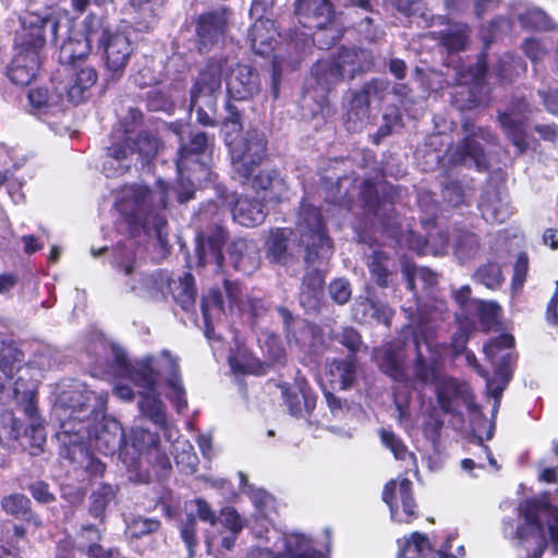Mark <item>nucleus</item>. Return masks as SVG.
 <instances>
[{"instance_id":"nucleus-1","label":"nucleus","mask_w":558,"mask_h":558,"mask_svg":"<svg viewBox=\"0 0 558 558\" xmlns=\"http://www.w3.org/2000/svg\"><path fill=\"white\" fill-rule=\"evenodd\" d=\"M21 29L15 36L16 54L9 70L10 80L16 85H27L36 76L39 58L38 50L44 47L47 36L52 43L68 38L70 21L66 16L52 14L41 16L27 12L21 16Z\"/></svg>"},{"instance_id":"nucleus-22","label":"nucleus","mask_w":558,"mask_h":558,"mask_svg":"<svg viewBox=\"0 0 558 558\" xmlns=\"http://www.w3.org/2000/svg\"><path fill=\"white\" fill-rule=\"evenodd\" d=\"M295 14L305 27L317 29L325 28L333 17L330 0H295Z\"/></svg>"},{"instance_id":"nucleus-46","label":"nucleus","mask_w":558,"mask_h":558,"mask_svg":"<svg viewBox=\"0 0 558 558\" xmlns=\"http://www.w3.org/2000/svg\"><path fill=\"white\" fill-rule=\"evenodd\" d=\"M286 403L289 407L290 413L294 416H301L303 412L310 413L315 408V399L304 391L288 393Z\"/></svg>"},{"instance_id":"nucleus-35","label":"nucleus","mask_w":558,"mask_h":558,"mask_svg":"<svg viewBox=\"0 0 558 558\" xmlns=\"http://www.w3.org/2000/svg\"><path fill=\"white\" fill-rule=\"evenodd\" d=\"M29 499L22 494H12L5 496L1 500L2 509L15 518L33 521L36 526L40 525V522L29 512Z\"/></svg>"},{"instance_id":"nucleus-62","label":"nucleus","mask_w":558,"mask_h":558,"mask_svg":"<svg viewBox=\"0 0 558 558\" xmlns=\"http://www.w3.org/2000/svg\"><path fill=\"white\" fill-rule=\"evenodd\" d=\"M221 522L234 534L243 527L242 519L233 508H226L221 511Z\"/></svg>"},{"instance_id":"nucleus-49","label":"nucleus","mask_w":558,"mask_h":558,"mask_svg":"<svg viewBox=\"0 0 558 558\" xmlns=\"http://www.w3.org/2000/svg\"><path fill=\"white\" fill-rule=\"evenodd\" d=\"M372 104L369 102V98L365 93L364 87H362L359 92L353 95L351 101V110L348 114L349 122L350 121H360L362 122L368 117V108Z\"/></svg>"},{"instance_id":"nucleus-61","label":"nucleus","mask_w":558,"mask_h":558,"mask_svg":"<svg viewBox=\"0 0 558 558\" xmlns=\"http://www.w3.org/2000/svg\"><path fill=\"white\" fill-rule=\"evenodd\" d=\"M259 342L263 343L262 347H266L267 354L271 362H279L283 356L284 350L275 335H266L265 339H259Z\"/></svg>"},{"instance_id":"nucleus-32","label":"nucleus","mask_w":558,"mask_h":558,"mask_svg":"<svg viewBox=\"0 0 558 558\" xmlns=\"http://www.w3.org/2000/svg\"><path fill=\"white\" fill-rule=\"evenodd\" d=\"M208 147V137L204 132H195L191 134L190 144H181L178 151L177 169L182 177L190 160L195 156L204 153Z\"/></svg>"},{"instance_id":"nucleus-27","label":"nucleus","mask_w":558,"mask_h":558,"mask_svg":"<svg viewBox=\"0 0 558 558\" xmlns=\"http://www.w3.org/2000/svg\"><path fill=\"white\" fill-rule=\"evenodd\" d=\"M332 388L345 390L352 386L356 377V364L352 356L333 360L327 365L326 374Z\"/></svg>"},{"instance_id":"nucleus-64","label":"nucleus","mask_w":558,"mask_h":558,"mask_svg":"<svg viewBox=\"0 0 558 558\" xmlns=\"http://www.w3.org/2000/svg\"><path fill=\"white\" fill-rule=\"evenodd\" d=\"M86 554L89 558H123L117 549H105L98 544H88Z\"/></svg>"},{"instance_id":"nucleus-50","label":"nucleus","mask_w":558,"mask_h":558,"mask_svg":"<svg viewBox=\"0 0 558 558\" xmlns=\"http://www.w3.org/2000/svg\"><path fill=\"white\" fill-rule=\"evenodd\" d=\"M29 102L33 107L41 109L59 105L62 96L60 93L50 94L47 88H34L28 94Z\"/></svg>"},{"instance_id":"nucleus-47","label":"nucleus","mask_w":558,"mask_h":558,"mask_svg":"<svg viewBox=\"0 0 558 558\" xmlns=\"http://www.w3.org/2000/svg\"><path fill=\"white\" fill-rule=\"evenodd\" d=\"M475 279L488 289L500 287L504 278L501 269L497 264H487L478 268L474 275Z\"/></svg>"},{"instance_id":"nucleus-7","label":"nucleus","mask_w":558,"mask_h":558,"mask_svg":"<svg viewBox=\"0 0 558 558\" xmlns=\"http://www.w3.org/2000/svg\"><path fill=\"white\" fill-rule=\"evenodd\" d=\"M22 357L23 354L19 349L0 338V372L4 375V379L0 377V401L3 403L15 401L29 418H34L36 415L34 385L24 384L21 375L12 390L5 388L7 380L13 377L15 371H19L16 364L22 361Z\"/></svg>"},{"instance_id":"nucleus-45","label":"nucleus","mask_w":558,"mask_h":558,"mask_svg":"<svg viewBox=\"0 0 558 558\" xmlns=\"http://www.w3.org/2000/svg\"><path fill=\"white\" fill-rule=\"evenodd\" d=\"M519 20L522 26L532 29L546 31L551 27V21L541 9H529L525 13H520Z\"/></svg>"},{"instance_id":"nucleus-3","label":"nucleus","mask_w":558,"mask_h":558,"mask_svg":"<svg viewBox=\"0 0 558 558\" xmlns=\"http://www.w3.org/2000/svg\"><path fill=\"white\" fill-rule=\"evenodd\" d=\"M141 121L142 112L133 107H130L128 113L121 117L119 128L112 134V146L104 161V172L107 177L128 171L135 154L147 160L158 154L161 143L150 132L143 131L133 140L132 134Z\"/></svg>"},{"instance_id":"nucleus-14","label":"nucleus","mask_w":558,"mask_h":558,"mask_svg":"<svg viewBox=\"0 0 558 558\" xmlns=\"http://www.w3.org/2000/svg\"><path fill=\"white\" fill-rule=\"evenodd\" d=\"M275 0H254L250 14L256 17L250 32L252 49L255 53L267 56L274 51L279 33L275 23L269 19H264V14L272 8Z\"/></svg>"},{"instance_id":"nucleus-28","label":"nucleus","mask_w":558,"mask_h":558,"mask_svg":"<svg viewBox=\"0 0 558 558\" xmlns=\"http://www.w3.org/2000/svg\"><path fill=\"white\" fill-rule=\"evenodd\" d=\"M483 218L490 223H501L510 216L506 199L495 190H487L480 205Z\"/></svg>"},{"instance_id":"nucleus-25","label":"nucleus","mask_w":558,"mask_h":558,"mask_svg":"<svg viewBox=\"0 0 558 558\" xmlns=\"http://www.w3.org/2000/svg\"><path fill=\"white\" fill-rule=\"evenodd\" d=\"M225 289L229 301V312L233 314L235 311L240 314L247 313L251 317L256 318L265 311L260 300L242 298V290L236 282L225 280Z\"/></svg>"},{"instance_id":"nucleus-12","label":"nucleus","mask_w":558,"mask_h":558,"mask_svg":"<svg viewBox=\"0 0 558 558\" xmlns=\"http://www.w3.org/2000/svg\"><path fill=\"white\" fill-rule=\"evenodd\" d=\"M148 361L156 376V379L159 376L166 377V384L169 390L168 398L177 408L178 412H181L184 409H186L187 402L185 399V389L182 385L180 377V366L178 357L172 355L170 351L162 350L158 356H149L142 360L141 362Z\"/></svg>"},{"instance_id":"nucleus-60","label":"nucleus","mask_w":558,"mask_h":558,"mask_svg":"<svg viewBox=\"0 0 558 558\" xmlns=\"http://www.w3.org/2000/svg\"><path fill=\"white\" fill-rule=\"evenodd\" d=\"M329 293L333 301L339 304H344L351 298L350 284L347 280L337 279L330 284Z\"/></svg>"},{"instance_id":"nucleus-15","label":"nucleus","mask_w":558,"mask_h":558,"mask_svg":"<svg viewBox=\"0 0 558 558\" xmlns=\"http://www.w3.org/2000/svg\"><path fill=\"white\" fill-rule=\"evenodd\" d=\"M222 74L223 60L221 58L208 61L191 89V102L193 105H205L213 111L221 94Z\"/></svg>"},{"instance_id":"nucleus-34","label":"nucleus","mask_w":558,"mask_h":558,"mask_svg":"<svg viewBox=\"0 0 558 558\" xmlns=\"http://www.w3.org/2000/svg\"><path fill=\"white\" fill-rule=\"evenodd\" d=\"M134 291L143 292L151 298L165 296L171 290L170 279L162 272L142 276L138 284L131 286Z\"/></svg>"},{"instance_id":"nucleus-29","label":"nucleus","mask_w":558,"mask_h":558,"mask_svg":"<svg viewBox=\"0 0 558 558\" xmlns=\"http://www.w3.org/2000/svg\"><path fill=\"white\" fill-rule=\"evenodd\" d=\"M90 51V39L85 36L68 38L60 48L59 61L62 66H70L74 63H86L85 58Z\"/></svg>"},{"instance_id":"nucleus-26","label":"nucleus","mask_w":558,"mask_h":558,"mask_svg":"<svg viewBox=\"0 0 558 558\" xmlns=\"http://www.w3.org/2000/svg\"><path fill=\"white\" fill-rule=\"evenodd\" d=\"M234 221L244 227H254L265 220L266 213L264 205L247 196H242L236 199L232 209Z\"/></svg>"},{"instance_id":"nucleus-48","label":"nucleus","mask_w":558,"mask_h":558,"mask_svg":"<svg viewBox=\"0 0 558 558\" xmlns=\"http://www.w3.org/2000/svg\"><path fill=\"white\" fill-rule=\"evenodd\" d=\"M388 258L385 254L380 252H375L371 256V260L368 264L371 275L373 279L376 280V282L381 286L386 287L388 283V278L390 276V272L388 270L387 266Z\"/></svg>"},{"instance_id":"nucleus-8","label":"nucleus","mask_w":558,"mask_h":558,"mask_svg":"<svg viewBox=\"0 0 558 558\" xmlns=\"http://www.w3.org/2000/svg\"><path fill=\"white\" fill-rule=\"evenodd\" d=\"M295 235L300 245L304 247V259L307 264L328 259L332 254V244L326 234L319 210L310 205L302 204L299 211Z\"/></svg>"},{"instance_id":"nucleus-6","label":"nucleus","mask_w":558,"mask_h":558,"mask_svg":"<svg viewBox=\"0 0 558 558\" xmlns=\"http://www.w3.org/2000/svg\"><path fill=\"white\" fill-rule=\"evenodd\" d=\"M514 338L509 333H502L484 345V353L495 367L494 377L477 363L473 353H466V362L486 379L488 393L495 399L494 412L499 407V398L512 376L511 365L514 361L512 347Z\"/></svg>"},{"instance_id":"nucleus-57","label":"nucleus","mask_w":558,"mask_h":558,"mask_svg":"<svg viewBox=\"0 0 558 558\" xmlns=\"http://www.w3.org/2000/svg\"><path fill=\"white\" fill-rule=\"evenodd\" d=\"M175 451L179 449L182 450V453H175V462L178 464H182L183 468L194 471L196 465L197 458L195 453L192 452L193 447L186 441H178L174 447Z\"/></svg>"},{"instance_id":"nucleus-2","label":"nucleus","mask_w":558,"mask_h":558,"mask_svg":"<svg viewBox=\"0 0 558 558\" xmlns=\"http://www.w3.org/2000/svg\"><path fill=\"white\" fill-rule=\"evenodd\" d=\"M416 357L409 374L405 369V353L401 341L388 342L374 351V360L379 369L403 388L416 389L426 385L435 376V364L445 353V345L429 337L415 342Z\"/></svg>"},{"instance_id":"nucleus-5","label":"nucleus","mask_w":558,"mask_h":558,"mask_svg":"<svg viewBox=\"0 0 558 558\" xmlns=\"http://www.w3.org/2000/svg\"><path fill=\"white\" fill-rule=\"evenodd\" d=\"M114 354L119 374L142 389L138 401L141 413L160 428H168L165 404L156 393V376L149 361L130 364L124 352L117 351Z\"/></svg>"},{"instance_id":"nucleus-18","label":"nucleus","mask_w":558,"mask_h":558,"mask_svg":"<svg viewBox=\"0 0 558 558\" xmlns=\"http://www.w3.org/2000/svg\"><path fill=\"white\" fill-rule=\"evenodd\" d=\"M230 13L226 9L205 13L198 17L196 25L197 47L201 52L208 51L223 37Z\"/></svg>"},{"instance_id":"nucleus-20","label":"nucleus","mask_w":558,"mask_h":558,"mask_svg":"<svg viewBox=\"0 0 558 558\" xmlns=\"http://www.w3.org/2000/svg\"><path fill=\"white\" fill-rule=\"evenodd\" d=\"M198 264L201 267H213L214 274L223 272V256L221 246L227 239L226 231L221 227L213 228L206 235H199Z\"/></svg>"},{"instance_id":"nucleus-21","label":"nucleus","mask_w":558,"mask_h":558,"mask_svg":"<svg viewBox=\"0 0 558 558\" xmlns=\"http://www.w3.org/2000/svg\"><path fill=\"white\" fill-rule=\"evenodd\" d=\"M475 137L486 140L485 132L482 130L478 133L472 132L460 144L450 147L446 154L448 160L452 165L462 163L466 167H475L478 170L484 169L486 167V158Z\"/></svg>"},{"instance_id":"nucleus-31","label":"nucleus","mask_w":558,"mask_h":558,"mask_svg":"<svg viewBox=\"0 0 558 558\" xmlns=\"http://www.w3.org/2000/svg\"><path fill=\"white\" fill-rule=\"evenodd\" d=\"M124 440V432L116 421L102 426L97 433L95 447L105 454H110L119 449Z\"/></svg>"},{"instance_id":"nucleus-11","label":"nucleus","mask_w":558,"mask_h":558,"mask_svg":"<svg viewBox=\"0 0 558 558\" xmlns=\"http://www.w3.org/2000/svg\"><path fill=\"white\" fill-rule=\"evenodd\" d=\"M97 78V72L90 64L78 62L62 66L59 71L56 93H60L62 97L65 96L74 105L81 104L88 98Z\"/></svg>"},{"instance_id":"nucleus-43","label":"nucleus","mask_w":558,"mask_h":558,"mask_svg":"<svg viewBox=\"0 0 558 558\" xmlns=\"http://www.w3.org/2000/svg\"><path fill=\"white\" fill-rule=\"evenodd\" d=\"M495 71L499 77L511 81L514 76L525 72L526 65L519 58L506 53L499 59Z\"/></svg>"},{"instance_id":"nucleus-33","label":"nucleus","mask_w":558,"mask_h":558,"mask_svg":"<svg viewBox=\"0 0 558 558\" xmlns=\"http://www.w3.org/2000/svg\"><path fill=\"white\" fill-rule=\"evenodd\" d=\"M324 286V276L319 270L307 274L303 280L300 295L301 304L310 310L318 306Z\"/></svg>"},{"instance_id":"nucleus-19","label":"nucleus","mask_w":558,"mask_h":558,"mask_svg":"<svg viewBox=\"0 0 558 558\" xmlns=\"http://www.w3.org/2000/svg\"><path fill=\"white\" fill-rule=\"evenodd\" d=\"M100 41L104 47L108 70L114 73L122 72L133 52V47L128 36L120 32L104 31Z\"/></svg>"},{"instance_id":"nucleus-58","label":"nucleus","mask_w":558,"mask_h":558,"mask_svg":"<svg viewBox=\"0 0 558 558\" xmlns=\"http://www.w3.org/2000/svg\"><path fill=\"white\" fill-rule=\"evenodd\" d=\"M240 478L243 486V492L250 496L251 500L256 505L257 508L267 506L271 501V497L265 490L254 488L252 485H248L247 480L243 473H240Z\"/></svg>"},{"instance_id":"nucleus-37","label":"nucleus","mask_w":558,"mask_h":558,"mask_svg":"<svg viewBox=\"0 0 558 558\" xmlns=\"http://www.w3.org/2000/svg\"><path fill=\"white\" fill-rule=\"evenodd\" d=\"M428 553H432L428 538L414 532L400 545L398 558H424Z\"/></svg>"},{"instance_id":"nucleus-56","label":"nucleus","mask_w":558,"mask_h":558,"mask_svg":"<svg viewBox=\"0 0 558 558\" xmlns=\"http://www.w3.org/2000/svg\"><path fill=\"white\" fill-rule=\"evenodd\" d=\"M476 310L482 323L487 327L493 326L497 322L500 313V307L495 302L478 301L476 302Z\"/></svg>"},{"instance_id":"nucleus-39","label":"nucleus","mask_w":558,"mask_h":558,"mask_svg":"<svg viewBox=\"0 0 558 558\" xmlns=\"http://www.w3.org/2000/svg\"><path fill=\"white\" fill-rule=\"evenodd\" d=\"M202 312L206 326V335L209 337V328L213 322L226 312L221 295L217 290H211L202 301Z\"/></svg>"},{"instance_id":"nucleus-30","label":"nucleus","mask_w":558,"mask_h":558,"mask_svg":"<svg viewBox=\"0 0 558 558\" xmlns=\"http://www.w3.org/2000/svg\"><path fill=\"white\" fill-rule=\"evenodd\" d=\"M438 363L435 364V376L426 384H435L437 401L445 412L452 410V403L460 392L458 383L439 374L437 368Z\"/></svg>"},{"instance_id":"nucleus-53","label":"nucleus","mask_w":558,"mask_h":558,"mask_svg":"<svg viewBox=\"0 0 558 558\" xmlns=\"http://www.w3.org/2000/svg\"><path fill=\"white\" fill-rule=\"evenodd\" d=\"M442 198L450 206L458 207L466 203V190L459 182H451L444 186Z\"/></svg>"},{"instance_id":"nucleus-4","label":"nucleus","mask_w":558,"mask_h":558,"mask_svg":"<svg viewBox=\"0 0 558 558\" xmlns=\"http://www.w3.org/2000/svg\"><path fill=\"white\" fill-rule=\"evenodd\" d=\"M166 191L150 192L141 184L123 186L117 196L118 210L131 222L144 228L151 227L160 235L166 220L160 210L166 207Z\"/></svg>"},{"instance_id":"nucleus-13","label":"nucleus","mask_w":558,"mask_h":558,"mask_svg":"<svg viewBox=\"0 0 558 558\" xmlns=\"http://www.w3.org/2000/svg\"><path fill=\"white\" fill-rule=\"evenodd\" d=\"M223 60V74L228 94L238 100L250 99L260 90L258 74L246 64H240L234 59Z\"/></svg>"},{"instance_id":"nucleus-38","label":"nucleus","mask_w":558,"mask_h":558,"mask_svg":"<svg viewBox=\"0 0 558 558\" xmlns=\"http://www.w3.org/2000/svg\"><path fill=\"white\" fill-rule=\"evenodd\" d=\"M402 272L407 278L408 288L414 290L416 284L423 288L432 287L437 282V276L432 270L425 267H416L409 263L404 264Z\"/></svg>"},{"instance_id":"nucleus-24","label":"nucleus","mask_w":558,"mask_h":558,"mask_svg":"<svg viewBox=\"0 0 558 558\" xmlns=\"http://www.w3.org/2000/svg\"><path fill=\"white\" fill-rule=\"evenodd\" d=\"M526 109L527 105L522 101L515 108L511 109L510 112H505L499 117L502 129L520 153L524 151L529 147V143L525 140V132L522 126L523 120L525 119L523 113Z\"/></svg>"},{"instance_id":"nucleus-55","label":"nucleus","mask_w":558,"mask_h":558,"mask_svg":"<svg viewBox=\"0 0 558 558\" xmlns=\"http://www.w3.org/2000/svg\"><path fill=\"white\" fill-rule=\"evenodd\" d=\"M180 286L182 288V293L177 296L179 303L184 310L191 307L195 302L196 290L194 287V278L190 274H185L183 278L180 279Z\"/></svg>"},{"instance_id":"nucleus-41","label":"nucleus","mask_w":558,"mask_h":558,"mask_svg":"<svg viewBox=\"0 0 558 558\" xmlns=\"http://www.w3.org/2000/svg\"><path fill=\"white\" fill-rule=\"evenodd\" d=\"M380 438L383 444L390 449L395 458L398 460H405L409 458L411 468L414 472H417L416 458L412 452H409L404 444L393 433L383 429L380 432Z\"/></svg>"},{"instance_id":"nucleus-23","label":"nucleus","mask_w":558,"mask_h":558,"mask_svg":"<svg viewBox=\"0 0 558 558\" xmlns=\"http://www.w3.org/2000/svg\"><path fill=\"white\" fill-rule=\"evenodd\" d=\"M241 181L243 184L251 182L256 194L263 193L262 197L266 202H278L287 192L286 182L276 172L259 171L257 174L254 172L248 180Z\"/></svg>"},{"instance_id":"nucleus-51","label":"nucleus","mask_w":558,"mask_h":558,"mask_svg":"<svg viewBox=\"0 0 558 558\" xmlns=\"http://www.w3.org/2000/svg\"><path fill=\"white\" fill-rule=\"evenodd\" d=\"M159 521L147 518H135L128 524V533L130 536L140 538L159 529Z\"/></svg>"},{"instance_id":"nucleus-10","label":"nucleus","mask_w":558,"mask_h":558,"mask_svg":"<svg viewBox=\"0 0 558 558\" xmlns=\"http://www.w3.org/2000/svg\"><path fill=\"white\" fill-rule=\"evenodd\" d=\"M265 134L258 130H250L230 148L232 167L239 180H248L256 172L266 153Z\"/></svg>"},{"instance_id":"nucleus-63","label":"nucleus","mask_w":558,"mask_h":558,"mask_svg":"<svg viewBox=\"0 0 558 558\" xmlns=\"http://www.w3.org/2000/svg\"><path fill=\"white\" fill-rule=\"evenodd\" d=\"M544 105L548 112L558 116V88L548 84L547 89H539Z\"/></svg>"},{"instance_id":"nucleus-9","label":"nucleus","mask_w":558,"mask_h":558,"mask_svg":"<svg viewBox=\"0 0 558 558\" xmlns=\"http://www.w3.org/2000/svg\"><path fill=\"white\" fill-rule=\"evenodd\" d=\"M367 58V53L356 49H342L338 57L330 60L318 61L312 74L316 78L317 84L324 90H328L331 85L337 84L345 76L353 77L356 72L363 71V60Z\"/></svg>"},{"instance_id":"nucleus-17","label":"nucleus","mask_w":558,"mask_h":558,"mask_svg":"<svg viewBox=\"0 0 558 558\" xmlns=\"http://www.w3.org/2000/svg\"><path fill=\"white\" fill-rule=\"evenodd\" d=\"M412 483L407 477L387 483L383 492V500L389 506L391 519L409 523L415 515V501L411 492Z\"/></svg>"},{"instance_id":"nucleus-59","label":"nucleus","mask_w":558,"mask_h":558,"mask_svg":"<svg viewBox=\"0 0 558 558\" xmlns=\"http://www.w3.org/2000/svg\"><path fill=\"white\" fill-rule=\"evenodd\" d=\"M226 145L230 148L234 146L243 135H240L241 124L238 117L226 120L222 125Z\"/></svg>"},{"instance_id":"nucleus-42","label":"nucleus","mask_w":558,"mask_h":558,"mask_svg":"<svg viewBox=\"0 0 558 558\" xmlns=\"http://www.w3.org/2000/svg\"><path fill=\"white\" fill-rule=\"evenodd\" d=\"M477 251L478 241L473 233L462 231L457 234L454 241V255L460 262L474 257Z\"/></svg>"},{"instance_id":"nucleus-54","label":"nucleus","mask_w":558,"mask_h":558,"mask_svg":"<svg viewBox=\"0 0 558 558\" xmlns=\"http://www.w3.org/2000/svg\"><path fill=\"white\" fill-rule=\"evenodd\" d=\"M364 89L371 104H380L389 90V82L375 78L364 84Z\"/></svg>"},{"instance_id":"nucleus-40","label":"nucleus","mask_w":558,"mask_h":558,"mask_svg":"<svg viewBox=\"0 0 558 558\" xmlns=\"http://www.w3.org/2000/svg\"><path fill=\"white\" fill-rule=\"evenodd\" d=\"M229 254L234 259V267L245 271V260L255 262L257 251L253 243H248L244 239H236L231 243Z\"/></svg>"},{"instance_id":"nucleus-52","label":"nucleus","mask_w":558,"mask_h":558,"mask_svg":"<svg viewBox=\"0 0 558 558\" xmlns=\"http://www.w3.org/2000/svg\"><path fill=\"white\" fill-rule=\"evenodd\" d=\"M268 253L278 263L286 259L287 238L284 232L277 230L272 232L267 242Z\"/></svg>"},{"instance_id":"nucleus-44","label":"nucleus","mask_w":558,"mask_h":558,"mask_svg":"<svg viewBox=\"0 0 558 558\" xmlns=\"http://www.w3.org/2000/svg\"><path fill=\"white\" fill-rule=\"evenodd\" d=\"M469 39V28L465 24H454L444 34L442 43L450 51L465 48Z\"/></svg>"},{"instance_id":"nucleus-36","label":"nucleus","mask_w":558,"mask_h":558,"mask_svg":"<svg viewBox=\"0 0 558 558\" xmlns=\"http://www.w3.org/2000/svg\"><path fill=\"white\" fill-rule=\"evenodd\" d=\"M409 236V246L418 254L441 255L446 251L447 236L444 233L429 235L427 240H423L414 233H410Z\"/></svg>"},{"instance_id":"nucleus-16","label":"nucleus","mask_w":558,"mask_h":558,"mask_svg":"<svg viewBox=\"0 0 558 558\" xmlns=\"http://www.w3.org/2000/svg\"><path fill=\"white\" fill-rule=\"evenodd\" d=\"M274 536L278 538L275 545L276 555L268 548H254L247 558H323L320 553L313 549L311 541L302 534L279 535L274 531Z\"/></svg>"}]
</instances>
